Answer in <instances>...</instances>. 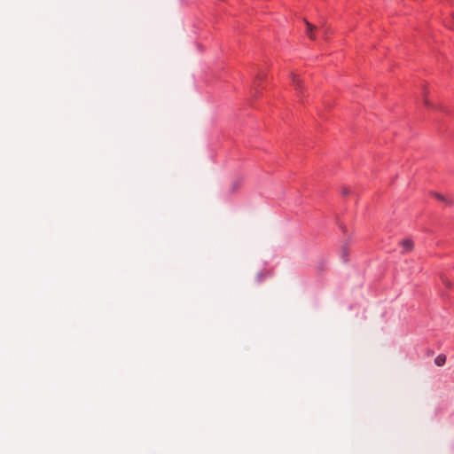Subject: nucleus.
<instances>
[{
  "mask_svg": "<svg viewBox=\"0 0 454 454\" xmlns=\"http://www.w3.org/2000/svg\"><path fill=\"white\" fill-rule=\"evenodd\" d=\"M292 83L294 86L297 92L301 89V79L294 73L291 74Z\"/></svg>",
  "mask_w": 454,
  "mask_h": 454,
  "instance_id": "1",
  "label": "nucleus"
},
{
  "mask_svg": "<svg viewBox=\"0 0 454 454\" xmlns=\"http://www.w3.org/2000/svg\"><path fill=\"white\" fill-rule=\"evenodd\" d=\"M401 246L404 252H409L413 248V241L411 239H403L401 242Z\"/></svg>",
  "mask_w": 454,
  "mask_h": 454,
  "instance_id": "2",
  "label": "nucleus"
},
{
  "mask_svg": "<svg viewBox=\"0 0 454 454\" xmlns=\"http://www.w3.org/2000/svg\"><path fill=\"white\" fill-rule=\"evenodd\" d=\"M446 363V356L443 355V354H440L438 355L435 358H434V364L437 365V366H442L444 365Z\"/></svg>",
  "mask_w": 454,
  "mask_h": 454,
  "instance_id": "3",
  "label": "nucleus"
},
{
  "mask_svg": "<svg viewBox=\"0 0 454 454\" xmlns=\"http://www.w3.org/2000/svg\"><path fill=\"white\" fill-rule=\"evenodd\" d=\"M306 26H307V31H306L307 35L310 39H315V35L313 33L314 27L308 21H306Z\"/></svg>",
  "mask_w": 454,
  "mask_h": 454,
  "instance_id": "4",
  "label": "nucleus"
},
{
  "mask_svg": "<svg viewBox=\"0 0 454 454\" xmlns=\"http://www.w3.org/2000/svg\"><path fill=\"white\" fill-rule=\"evenodd\" d=\"M435 198H437L439 200H442V201H446V203H449V201L446 200V199L444 198L443 195L442 194H439V193H434V194Z\"/></svg>",
  "mask_w": 454,
  "mask_h": 454,
  "instance_id": "5",
  "label": "nucleus"
},
{
  "mask_svg": "<svg viewBox=\"0 0 454 454\" xmlns=\"http://www.w3.org/2000/svg\"><path fill=\"white\" fill-rule=\"evenodd\" d=\"M448 27H449L450 29H453V30H454V14L452 15L451 20H450V23L448 24Z\"/></svg>",
  "mask_w": 454,
  "mask_h": 454,
  "instance_id": "6",
  "label": "nucleus"
},
{
  "mask_svg": "<svg viewBox=\"0 0 454 454\" xmlns=\"http://www.w3.org/2000/svg\"><path fill=\"white\" fill-rule=\"evenodd\" d=\"M424 104L427 106H431V104L429 102V100L427 99V96H426V93H424Z\"/></svg>",
  "mask_w": 454,
  "mask_h": 454,
  "instance_id": "7",
  "label": "nucleus"
},
{
  "mask_svg": "<svg viewBox=\"0 0 454 454\" xmlns=\"http://www.w3.org/2000/svg\"><path fill=\"white\" fill-rule=\"evenodd\" d=\"M263 278H264V275L262 273H259L257 276L258 282L262 281Z\"/></svg>",
  "mask_w": 454,
  "mask_h": 454,
  "instance_id": "8",
  "label": "nucleus"
},
{
  "mask_svg": "<svg viewBox=\"0 0 454 454\" xmlns=\"http://www.w3.org/2000/svg\"><path fill=\"white\" fill-rule=\"evenodd\" d=\"M343 257H344V260H345V261H347V253H346V251H345V250H344V252H343Z\"/></svg>",
  "mask_w": 454,
  "mask_h": 454,
  "instance_id": "9",
  "label": "nucleus"
},
{
  "mask_svg": "<svg viewBox=\"0 0 454 454\" xmlns=\"http://www.w3.org/2000/svg\"><path fill=\"white\" fill-rule=\"evenodd\" d=\"M342 193H343L344 195H346V194H348V192L347 190H344V191L342 192Z\"/></svg>",
  "mask_w": 454,
  "mask_h": 454,
  "instance_id": "10",
  "label": "nucleus"
}]
</instances>
